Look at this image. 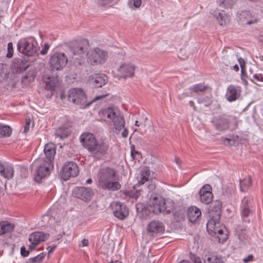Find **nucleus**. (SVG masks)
<instances>
[{
	"label": "nucleus",
	"mask_w": 263,
	"mask_h": 263,
	"mask_svg": "<svg viewBox=\"0 0 263 263\" xmlns=\"http://www.w3.org/2000/svg\"><path fill=\"white\" fill-rule=\"evenodd\" d=\"M222 203L215 200L212 204V209L209 212V220L206 224L207 231L210 235H215L219 242H223L228 238L227 231L224 226L220 224Z\"/></svg>",
	"instance_id": "f257e3e1"
},
{
	"label": "nucleus",
	"mask_w": 263,
	"mask_h": 263,
	"mask_svg": "<svg viewBox=\"0 0 263 263\" xmlns=\"http://www.w3.org/2000/svg\"><path fill=\"white\" fill-rule=\"evenodd\" d=\"M97 179L98 186L103 190L117 191L121 187L119 175L112 168L106 167L100 169L97 175Z\"/></svg>",
	"instance_id": "f03ea898"
},
{
	"label": "nucleus",
	"mask_w": 263,
	"mask_h": 263,
	"mask_svg": "<svg viewBox=\"0 0 263 263\" xmlns=\"http://www.w3.org/2000/svg\"><path fill=\"white\" fill-rule=\"evenodd\" d=\"M83 146L93 155H103L107 153L109 143L105 139L97 140L95 136L89 133H83L80 137Z\"/></svg>",
	"instance_id": "7ed1b4c3"
},
{
	"label": "nucleus",
	"mask_w": 263,
	"mask_h": 263,
	"mask_svg": "<svg viewBox=\"0 0 263 263\" xmlns=\"http://www.w3.org/2000/svg\"><path fill=\"white\" fill-rule=\"evenodd\" d=\"M107 96V94L99 95L95 97L92 101L87 102L86 95L81 88H71L68 92V99L69 101L81 109H85L89 107L92 102L102 99Z\"/></svg>",
	"instance_id": "20e7f679"
},
{
	"label": "nucleus",
	"mask_w": 263,
	"mask_h": 263,
	"mask_svg": "<svg viewBox=\"0 0 263 263\" xmlns=\"http://www.w3.org/2000/svg\"><path fill=\"white\" fill-rule=\"evenodd\" d=\"M39 49L36 39L33 36L22 38L17 43V50L21 53L28 56H34Z\"/></svg>",
	"instance_id": "39448f33"
},
{
	"label": "nucleus",
	"mask_w": 263,
	"mask_h": 263,
	"mask_svg": "<svg viewBox=\"0 0 263 263\" xmlns=\"http://www.w3.org/2000/svg\"><path fill=\"white\" fill-rule=\"evenodd\" d=\"M32 165L36 168L34 180L37 182H40L43 178L48 176L53 167L52 163L47 162L42 159L35 160Z\"/></svg>",
	"instance_id": "423d86ee"
},
{
	"label": "nucleus",
	"mask_w": 263,
	"mask_h": 263,
	"mask_svg": "<svg viewBox=\"0 0 263 263\" xmlns=\"http://www.w3.org/2000/svg\"><path fill=\"white\" fill-rule=\"evenodd\" d=\"M107 53L99 48L90 49L87 53V61L91 65L102 64L106 60Z\"/></svg>",
	"instance_id": "0eeeda50"
},
{
	"label": "nucleus",
	"mask_w": 263,
	"mask_h": 263,
	"mask_svg": "<svg viewBox=\"0 0 263 263\" xmlns=\"http://www.w3.org/2000/svg\"><path fill=\"white\" fill-rule=\"evenodd\" d=\"M89 41L86 39H82L77 44L71 47L69 51L71 58L73 60H79L80 58L84 55L85 50L89 47Z\"/></svg>",
	"instance_id": "6e6552de"
},
{
	"label": "nucleus",
	"mask_w": 263,
	"mask_h": 263,
	"mask_svg": "<svg viewBox=\"0 0 263 263\" xmlns=\"http://www.w3.org/2000/svg\"><path fill=\"white\" fill-rule=\"evenodd\" d=\"M67 58L65 54L61 52L53 54L49 60L50 68L52 70H59L63 69L67 64Z\"/></svg>",
	"instance_id": "1a4fd4ad"
},
{
	"label": "nucleus",
	"mask_w": 263,
	"mask_h": 263,
	"mask_svg": "<svg viewBox=\"0 0 263 263\" xmlns=\"http://www.w3.org/2000/svg\"><path fill=\"white\" fill-rule=\"evenodd\" d=\"M79 172L78 167L75 163L67 162L62 167V178L65 180H67L71 177L77 176Z\"/></svg>",
	"instance_id": "9d476101"
},
{
	"label": "nucleus",
	"mask_w": 263,
	"mask_h": 263,
	"mask_svg": "<svg viewBox=\"0 0 263 263\" xmlns=\"http://www.w3.org/2000/svg\"><path fill=\"white\" fill-rule=\"evenodd\" d=\"M49 237L48 234L43 233L40 232H35L29 236V241L30 244L29 246V250L32 251L40 242L46 240Z\"/></svg>",
	"instance_id": "9b49d317"
},
{
	"label": "nucleus",
	"mask_w": 263,
	"mask_h": 263,
	"mask_svg": "<svg viewBox=\"0 0 263 263\" xmlns=\"http://www.w3.org/2000/svg\"><path fill=\"white\" fill-rule=\"evenodd\" d=\"M73 196L84 201L89 200L93 195L92 190L89 187H77L72 191Z\"/></svg>",
	"instance_id": "f8f14e48"
},
{
	"label": "nucleus",
	"mask_w": 263,
	"mask_h": 263,
	"mask_svg": "<svg viewBox=\"0 0 263 263\" xmlns=\"http://www.w3.org/2000/svg\"><path fill=\"white\" fill-rule=\"evenodd\" d=\"M115 216L120 219H123L128 214L127 207L119 202H113L111 204Z\"/></svg>",
	"instance_id": "ddd939ff"
},
{
	"label": "nucleus",
	"mask_w": 263,
	"mask_h": 263,
	"mask_svg": "<svg viewBox=\"0 0 263 263\" xmlns=\"http://www.w3.org/2000/svg\"><path fill=\"white\" fill-rule=\"evenodd\" d=\"M252 199L250 197H245L241 200L240 213L243 220L252 213Z\"/></svg>",
	"instance_id": "4468645a"
},
{
	"label": "nucleus",
	"mask_w": 263,
	"mask_h": 263,
	"mask_svg": "<svg viewBox=\"0 0 263 263\" xmlns=\"http://www.w3.org/2000/svg\"><path fill=\"white\" fill-rule=\"evenodd\" d=\"M164 198L162 197H154L150 199L148 210L155 214L162 213L163 204Z\"/></svg>",
	"instance_id": "2eb2a0df"
},
{
	"label": "nucleus",
	"mask_w": 263,
	"mask_h": 263,
	"mask_svg": "<svg viewBox=\"0 0 263 263\" xmlns=\"http://www.w3.org/2000/svg\"><path fill=\"white\" fill-rule=\"evenodd\" d=\"M241 87L233 85H229L227 88L226 98L230 102L236 101L240 96Z\"/></svg>",
	"instance_id": "dca6fc26"
},
{
	"label": "nucleus",
	"mask_w": 263,
	"mask_h": 263,
	"mask_svg": "<svg viewBox=\"0 0 263 263\" xmlns=\"http://www.w3.org/2000/svg\"><path fill=\"white\" fill-rule=\"evenodd\" d=\"M210 13L216 18L220 26H226L230 21L229 16L224 11L218 9H211Z\"/></svg>",
	"instance_id": "f3484780"
},
{
	"label": "nucleus",
	"mask_w": 263,
	"mask_h": 263,
	"mask_svg": "<svg viewBox=\"0 0 263 263\" xmlns=\"http://www.w3.org/2000/svg\"><path fill=\"white\" fill-rule=\"evenodd\" d=\"M212 188L210 185H204L200 190V201L204 204L210 203L213 199V195L211 192Z\"/></svg>",
	"instance_id": "a211bd4d"
},
{
	"label": "nucleus",
	"mask_w": 263,
	"mask_h": 263,
	"mask_svg": "<svg viewBox=\"0 0 263 263\" xmlns=\"http://www.w3.org/2000/svg\"><path fill=\"white\" fill-rule=\"evenodd\" d=\"M240 19L244 24L249 25L256 24L259 21L258 16L256 13L248 11H243L241 12Z\"/></svg>",
	"instance_id": "6ab92c4d"
},
{
	"label": "nucleus",
	"mask_w": 263,
	"mask_h": 263,
	"mask_svg": "<svg viewBox=\"0 0 263 263\" xmlns=\"http://www.w3.org/2000/svg\"><path fill=\"white\" fill-rule=\"evenodd\" d=\"M134 71L135 66L129 63L122 64L118 69L119 76L124 78L132 77Z\"/></svg>",
	"instance_id": "aec40b11"
},
{
	"label": "nucleus",
	"mask_w": 263,
	"mask_h": 263,
	"mask_svg": "<svg viewBox=\"0 0 263 263\" xmlns=\"http://www.w3.org/2000/svg\"><path fill=\"white\" fill-rule=\"evenodd\" d=\"M112 121L114 132L118 134L125 125V120L122 116H108Z\"/></svg>",
	"instance_id": "412c9836"
},
{
	"label": "nucleus",
	"mask_w": 263,
	"mask_h": 263,
	"mask_svg": "<svg viewBox=\"0 0 263 263\" xmlns=\"http://www.w3.org/2000/svg\"><path fill=\"white\" fill-rule=\"evenodd\" d=\"M55 146L52 143H49L46 144L44 146V153L47 160V162L52 163L55 154Z\"/></svg>",
	"instance_id": "4be33fe9"
},
{
	"label": "nucleus",
	"mask_w": 263,
	"mask_h": 263,
	"mask_svg": "<svg viewBox=\"0 0 263 263\" xmlns=\"http://www.w3.org/2000/svg\"><path fill=\"white\" fill-rule=\"evenodd\" d=\"M147 230L149 232L159 233L164 231V227L162 223L158 220L151 221L147 226Z\"/></svg>",
	"instance_id": "5701e85b"
},
{
	"label": "nucleus",
	"mask_w": 263,
	"mask_h": 263,
	"mask_svg": "<svg viewBox=\"0 0 263 263\" xmlns=\"http://www.w3.org/2000/svg\"><path fill=\"white\" fill-rule=\"evenodd\" d=\"M203 260L204 263H226L224 258L217 254H205Z\"/></svg>",
	"instance_id": "b1692460"
},
{
	"label": "nucleus",
	"mask_w": 263,
	"mask_h": 263,
	"mask_svg": "<svg viewBox=\"0 0 263 263\" xmlns=\"http://www.w3.org/2000/svg\"><path fill=\"white\" fill-rule=\"evenodd\" d=\"M108 81V78L105 74H95L92 79V85L97 88L101 87Z\"/></svg>",
	"instance_id": "393cba45"
},
{
	"label": "nucleus",
	"mask_w": 263,
	"mask_h": 263,
	"mask_svg": "<svg viewBox=\"0 0 263 263\" xmlns=\"http://www.w3.org/2000/svg\"><path fill=\"white\" fill-rule=\"evenodd\" d=\"M201 213L199 208L193 206L188 209L187 216L191 222H194L201 216Z\"/></svg>",
	"instance_id": "a878e982"
},
{
	"label": "nucleus",
	"mask_w": 263,
	"mask_h": 263,
	"mask_svg": "<svg viewBox=\"0 0 263 263\" xmlns=\"http://www.w3.org/2000/svg\"><path fill=\"white\" fill-rule=\"evenodd\" d=\"M37 71L35 68L30 69L22 78V83L28 85L34 81L36 76Z\"/></svg>",
	"instance_id": "bb28decb"
},
{
	"label": "nucleus",
	"mask_w": 263,
	"mask_h": 263,
	"mask_svg": "<svg viewBox=\"0 0 263 263\" xmlns=\"http://www.w3.org/2000/svg\"><path fill=\"white\" fill-rule=\"evenodd\" d=\"M102 115H120V111L119 107L115 105H111L101 110Z\"/></svg>",
	"instance_id": "cd10ccee"
},
{
	"label": "nucleus",
	"mask_w": 263,
	"mask_h": 263,
	"mask_svg": "<svg viewBox=\"0 0 263 263\" xmlns=\"http://www.w3.org/2000/svg\"><path fill=\"white\" fill-rule=\"evenodd\" d=\"M164 202L162 208V213L168 214L172 211L175 208V202L171 199H165L164 198Z\"/></svg>",
	"instance_id": "c85d7f7f"
},
{
	"label": "nucleus",
	"mask_w": 263,
	"mask_h": 263,
	"mask_svg": "<svg viewBox=\"0 0 263 263\" xmlns=\"http://www.w3.org/2000/svg\"><path fill=\"white\" fill-rule=\"evenodd\" d=\"M14 228L13 223L8 221H2L0 222V235L10 232L13 230Z\"/></svg>",
	"instance_id": "c756f323"
},
{
	"label": "nucleus",
	"mask_w": 263,
	"mask_h": 263,
	"mask_svg": "<svg viewBox=\"0 0 263 263\" xmlns=\"http://www.w3.org/2000/svg\"><path fill=\"white\" fill-rule=\"evenodd\" d=\"M138 186V185L136 184L133 186V189L124 191L123 193L125 196H128L136 199L139 197L141 192V189L138 190L137 189Z\"/></svg>",
	"instance_id": "7c9ffc66"
},
{
	"label": "nucleus",
	"mask_w": 263,
	"mask_h": 263,
	"mask_svg": "<svg viewBox=\"0 0 263 263\" xmlns=\"http://www.w3.org/2000/svg\"><path fill=\"white\" fill-rule=\"evenodd\" d=\"M70 132L71 130L69 127L62 126L57 130L55 134L61 138H64L67 137Z\"/></svg>",
	"instance_id": "2f4dec72"
},
{
	"label": "nucleus",
	"mask_w": 263,
	"mask_h": 263,
	"mask_svg": "<svg viewBox=\"0 0 263 263\" xmlns=\"http://www.w3.org/2000/svg\"><path fill=\"white\" fill-rule=\"evenodd\" d=\"M149 175V170L147 168H144L140 175V180L137 184L139 186L143 184L148 180Z\"/></svg>",
	"instance_id": "473e14b6"
},
{
	"label": "nucleus",
	"mask_w": 263,
	"mask_h": 263,
	"mask_svg": "<svg viewBox=\"0 0 263 263\" xmlns=\"http://www.w3.org/2000/svg\"><path fill=\"white\" fill-rule=\"evenodd\" d=\"M209 86L202 83L196 84L191 86L189 89L195 92H203L208 90Z\"/></svg>",
	"instance_id": "72a5a7b5"
},
{
	"label": "nucleus",
	"mask_w": 263,
	"mask_h": 263,
	"mask_svg": "<svg viewBox=\"0 0 263 263\" xmlns=\"http://www.w3.org/2000/svg\"><path fill=\"white\" fill-rule=\"evenodd\" d=\"M236 0H218L217 3L222 7L228 8L232 6Z\"/></svg>",
	"instance_id": "f704fd0d"
},
{
	"label": "nucleus",
	"mask_w": 263,
	"mask_h": 263,
	"mask_svg": "<svg viewBox=\"0 0 263 263\" xmlns=\"http://www.w3.org/2000/svg\"><path fill=\"white\" fill-rule=\"evenodd\" d=\"M13 174L14 170L13 167L11 165H6L3 176L6 178L10 179L13 177Z\"/></svg>",
	"instance_id": "c9c22d12"
},
{
	"label": "nucleus",
	"mask_w": 263,
	"mask_h": 263,
	"mask_svg": "<svg viewBox=\"0 0 263 263\" xmlns=\"http://www.w3.org/2000/svg\"><path fill=\"white\" fill-rule=\"evenodd\" d=\"M252 183L251 178L250 176L245 178L240 181V186L241 191H245L246 188L251 186Z\"/></svg>",
	"instance_id": "e433bc0d"
},
{
	"label": "nucleus",
	"mask_w": 263,
	"mask_h": 263,
	"mask_svg": "<svg viewBox=\"0 0 263 263\" xmlns=\"http://www.w3.org/2000/svg\"><path fill=\"white\" fill-rule=\"evenodd\" d=\"M11 134V129L8 126H0V137H9Z\"/></svg>",
	"instance_id": "4c0bfd02"
},
{
	"label": "nucleus",
	"mask_w": 263,
	"mask_h": 263,
	"mask_svg": "<svg viewBox=\"0 0 263 263\" xmlns=\"http://www.w3.org/2000/svg\"><path fill=\"white\" fill-rule=\"evenodd\" d=\"M45 256V253H42L33 258H30L27 263H41Z\"/></svg>",
	"instance_id": "58836bf2"
},
{
	"label": "nucleus",
	"mask_w": 263,
	"mask_h": 263,
	"mask_svg": "<svg viewBox=\"0 0 263 263\" xmlns=\"http://www.w3.org/2000/svg\"><path fill=\"white\" fill-rule=\"evenodd\" d=\"M34 125V123L30 118L26 119V123L24 126V133H27L29 132L30 127H32Z\"/></svg>",
	"instance_id": "ea45409f"
},
{
	"label": "nucleus",
	"mask_w": 263,
	"mask_h": 263,
	"mask_svg": "<svg viewBox=\"0 0 263 263\" xmlns=\"http://www.w3.org/2000/svg\"><path fill=\"white\" fill-rule=\"evenodd\" d=\"M198 102L204 104L205 106H208L211 104L212 100L210 97H201L198 99Z\"/></svg>",
	"instance_id": "a19ab883"
},
{
	"label": "nucleus",
	"mask_w": 263,
	"mask_h": 263,
	"mask_svg": "<svg viewBox=\"0 0 263 263\" xmlns=\"http://www.w3.org/2000/svg\"><path fill=\"white\" fill-rule=\"evenodd\" d=\"M57 83L55 80H51L46 82L45 89L48 90H53L56 87Z\"/></svg>",
	"instance_id": "79ce46f5"
},
{
	"label": "nucleus",
	"mask_w": 263,
	"mask_h": 263,
	"mask_svg": "<svg viewBox=\"0 0 263 263\" xmlns=\"http://www.w3.org/2000/svg\"><path fill=\"white\" fill-rule=\"evenodd\" d=\"M128 4L130 8H139L141 5V0H128Z\"/></svg>",
	"instance_id": "37998d69"
},
{
	"label": "nucleus",
	"mask_w": 263,
	"mask_h": 263,
	"mask_svg": "<svg viewBox=\"0 0 263 263\" xmlns=\"http://www.w3.org/2000/svg\"><path fill=\"white\" fill-rule=\"evenodd\" d=\"M13 54V44L12 42L8 43L7 45V53L6 57L8 58H11L12 57Z\"/></svg>",
	"instance_id": "c03bdc74"
},
{
	"label": "nucleus",
	"mask_w": 263,
	"mask_h": 263,
	"mask_svg": "<svg viewBox=\"0 0 263 263\" xmlns=\"http://www.w3.org/2000/svg\"><path fill=\"white\" fill-rule=\"evenodd\" d=\"M217 127L220 130H224L228 128V123L223 120H219L217 124Z\"/></svg>",
	"instance_id": "a18cd8bd"
},
{
	"label": "nucleus",
	"mask_w": 263,
	"mask_h": 263,
	"mask_svg": "<svg viewBox=\"0 0 263 263\" xmlns=\"http://www.w3.org/2000/svg\"><path fill=\"white\" fill-rule=\"evenodd\" d=\"M98 5L101 6H106L111 4L115 0H96Z\"/></svg>",
	"instance_id": "49530a36"
},
{
	"label": "nucleus",
	"mask_w": 263,
	"mask_h": 263,
	"mask_svg": "<svg viewBox=\"0 0 263 263\" xmlns=\"http://www.w3.org/2000/svg\"><path fill=\"white\" fill-rule=\"evenodd\" d=\"M4 66L5 65L3 64L0 63V82L4 79L6 74L5 71Z\"/></svg>",
	"instance_id": "de8ad7c7"
},
{
	"label": "nucleus",
	"mask_w": 263,
	"mask_h": 263,
	"mask_svg": "<svg viewBox=\"0 0 263 263\" xmlns=\"http://www.w3.org/2000/svg\"><path fill=\"white\" fill-rule=\"evenodd\" d=\"M252 78L257 81L263 82V74L255 73L253 74Z\"/></svg>",
	"instance_id": "09e8293b"
},
{
	"label": "nucleus",
	"mask_w": 263,
	"mask_h": 263,
	"mask_svg": "<svg viewBox=\"0 0 263 263\" xmlns=\"http://www.w3.org/2000/svg\"><path fill=\"white\" fill-rule=\"evenodd\" d=\"M222 141L225 145H231L234 143V140L231 138H224Z\"/></svg>",
	"instance_id": "8fccbe9b"
},
{
	"label": "nucleus",
	"mask_w": 263,
	"mask_h": 263,
	"mask_svg": "<svg viewBox=\"0 0 263 263\" xmlns=\"http://www.w3.org/2000/svg\"><path fill=\"white\" fill-rule=\"evenodd\" d=\"M21 254L24 257H27L29 254V251L27 250L24 247H22L21 248Z\"/></svg>",
	"instance_id": "3c124183"
},
{
	"label": "nucleus",
	"mask_w": 263,
	"mask_h": 263,
	"mask_svg": "<svg viewBox=\"0 0 263 263\" xmlns=\"http://www.w3.org/2000/svg\"><path fill=\"white\" fill-rule=\"evenodd\" d=\"M49 46L48 44L45 43L44 45L43 48L41 51V54L42 55H45L47 53V51L49 49Z\"/></svg>",
	"instance_id": "603ef678"
},
{
	"label": "nucleus",
	"mask_w": 263,
	"mask_h": 263,
	"mask_svg": "<svg viewBox=\"0 0 263 263\" xmlns=\"http://www.w3.org/2000/svg\"><path fill=\"white\" fill-rule=\"evenodd\" d=\"M192 259L194 263H203L200 258L196 255H193Z\"/></svg>",
	"instance_id": "864d4df0"
},
{
	"label": "nucleus",
	"mask_w": 263,
	"mask_h": 263,
	"mask_svg": "<svg viewBox=\"0 0 263 263\" xmlns=\"http://www.w3.org/2000/svg\"><path fill=\"white\" fill-rule=\"evenodd\" d=\"M238 62H239V64L240 65V66L241 67V73H242L243 72V68H244L245 67V61L244 60L241 58H240L238 59Z\"/></svg>",
	"instance_id": "5fc2aeb1"
},
{
	"label": "nucleus",
	"mask_w": 263,
	"mask_h": 263,
	"mask_svg": "<svg viewBox=\"0 0 263 263\" xmlns=\"http://www.w3.org/2000/svg\"><path fill=\"white\" fill-rule=\"evenodd\" d=\"M88 243L89 241L88 239H83L81 241L79 245L80 247H83L87 246L88 245Z\"/></svg>",
	"instance_id": "6e6d98bb"
},
{
	"label": "nucleus",
	"mask_w": 263,
	"mask_h": 263,
	"mask_svg": "<svg viewBox=\"0 0 263 263\" xmlns=\"http://www.w3.org/2000/svg\"><path fill=\"white\" fill-rule=\"evenodd\" d=\"M253 260V256L252 255H249L247 257L243 259L244 262H248L252 261Z\"/></svg>",
	"instance_id": "4d7b16f0"
},
{
	"label": "nucleus",
	"mask_w": 263,
	"mask_h": 263,
	"mask_svg": "<svg viewBox=\"0 0 263 263\" xmlns=\"http://www.w3.org/2000/svg\"><path fill=\"white\" fill-rule=\"evenodd\" d=\"M123 131L122 132V136L124 138H126L128 136V130L126 128H123Z\"/></svg>",
	"instance_id": "13d9d810"
},
{
	"label": "nucleus",
	"mask_w": 263,
	"mask_h": 263,
	"mask_svg": "<svg viewBox=\"0 0 263 263\" xmlns=\"http://www.w3.org/2000/svg\"><path fill=\"white\" fill-rule=\"evenodd\" d=\"M5 168H6V166H5L2 163H0V174L2 176H3L4 172H5Z\"/></svg>",
	"instance_id": "bf43d9fd"
},
{
	"label": "nucleus",
	"mask_w": 263,
	"mask_h": 263,
	"mask_svg": "<svg viewBox=\"0 0 263 263\" xmlns=\"http://www.w3.org/2000/svg\"><path fill=\"white\" fill-rule=\"evenodd\" d=\"M241 80L242 81H243V83L245 84V85H247L248 84V82L247 81V80L246 79V76H245V74H243V73H241Z\"/></svg>",
	"instance_id": "052dcab7"
},
{
	"label": "nucleus",
	"mask_w": 263,
	"mask_h": 263,
	"mask_svg": "<svg viewBox=\"0 0 263 263\" xmlns=\"http://www.w3.org/2000/svg\"><path fill=\"white\" fill-rule=\"evenodd\" d=\"M139 155L140 154L138 152H135L134 150L131 151V156L133 158V159H136V155Z\"/></svg>",
	"instance_id": "680f3d73"
},
{
	"label": "nucleus",
	"mask_w": 263,
	"mask_h": 263,
	"mask_svg": "<svg viewBox=\"0 0 263 263\" xmlns=\"http://www.w3.org/2000/svg\"><path fill=\"white\" fill-rule=\"evenodd\" d=\"M67 97H68V95H66L63 91H62L60 94V98L61 100L65 99Z\"/></svg>",
	"instance_id": "e2e57ef3"
},
{
	"label": "nucleus",
	"mask_w": 263,
	"mask_h": 263,
	"mask_svg": "<svg viewBox=\"0 0 263 263\" xmlns=\"http://www.w3.org/2000/svg\"><path fill=\"white\" fill-rule=\"evenodd\" d=\"M175 161L176 162V163L178 165H180V163L181 162V161H180V160L178 158H175Z\"/></svg>",
	"instance_id": "0e129e2a"
},
{
	"label": "nucleus",
	"mask_w": 263,
	"mask_h": 263,
	"mask_svg": "<svg viewBox=\"0 0 263 263\" xmlns=\"http://www.w3.org/2000/svg\"><path fill=\"white\" fill-rule=\"evenodd\" d=\"M55 248H56V246H53V247H52L51 248H50V250H49V251H48V253L49 254V253H50L52 252L54 250V249H55Z\"/></svg>",
	"instance_id": "69168bd1"
},
{
	"label": "nucleus",
	"mask_w": 263,
	"mask_h": 263,
	"mask_svg": "<svg viewBox=\"0 0 263 263\" xmlns=\"http://www.w3.org/2000/svg\"><path fill=\"white\" fill-rule=\"evenodd\" d=\"M233 69H234L235 71H238V70H239V67H238V66L237 65H234V66H233Z\"/></svg>",
	"instance_id": "338daca9"
},
{
	"label": "nucleus",
	"mask_w": 263,
	"mask_h": 263,
	"mask_svg": "<svg viewBox=\"0 0 263 263\" xmlns=\"http://www.w3.org/2000/svg\"><path fill=\"white\" fill-rule=\"evenodd\" d=\"M92 182V179L91 178H89L86 180V183L88 184H90Z\"/></svg>",
	"instance_id": "774afa93"
}]
</instances>
